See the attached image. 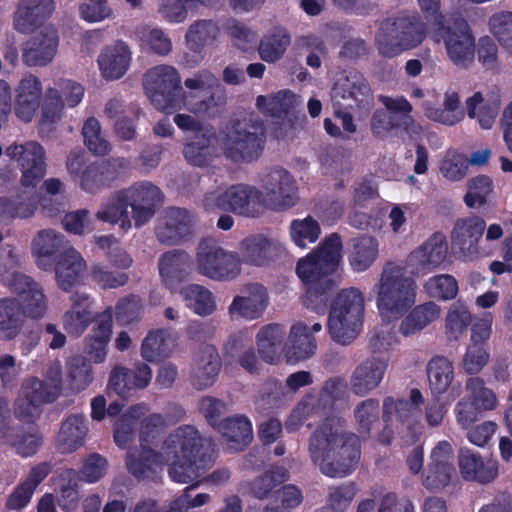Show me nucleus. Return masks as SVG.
<instances>
[{
    "mask_svg": "<svg viewBox=\"0 0 512 512\" xmlns=\"http://www.w3.org/2000/svg\"><path fill=\"white\" fill-rule=\"evenodd\" d=\"M257 108L265 115L272 118L291 121L295 117L297 109L301 106L298 97L287 90L256 99Z\"/></svg>",
    "mask_w": 512,
    "mask_h": 512,
    "instance_id": "32",
    "label": "nucleus"
},
{
    "mask_svg": "<svg viewBox=\"0 0 512 512\" xmlns=\"http://www.w3.org/2000/svg\"><path fill=\"white\" fill-rule=\"evenodd\" d=\"M342 240L336 233L327 237L320 246L305 257L299 259L296 273L306 284L320 283L335 286L336 282L330 277L342 261Z\"/></svg>",
    "mask_w": 512,
    "mask_h": 512,
    "instance_id": "10",
    "label": "nucleus"
},
{
    "mask_svg": "<svg viewBox=\"0 0 512 512\" xmlns=\"http://www.w3.org/2000/svg\"><path fill=\"white\" fill-rule=\"evenodd\" d=\"M181 78L176 69L168 65L153 67L145 74L144 88L153 106L168 112L177 108L182 101L196 115L213 118L221 111L222 102H216L213 97L208 101L192 103L189 96L180 99Z\"/></svg>",
    "mask_w": 512,
    "mask_h": 512,
    "instance_id": "7",
    "label": "nucleus"
},
{
    "mask_svg": "<svg viewBox=\"0 0 512 512\" xmlns=\"http://www.w3.org/2000/svg\"><path fill=\"white\" fill-rule=\"evenodd\" d=\"M166 425L160 414H151L141 421L140 445L127 452L126 467L137 479H148L167 465L171 480L181 484L193 483L214 463L211 445L194 426L181 425L167 435L160 450L156 451L150 444Z\"/></svg>",
    "mask_w": 512,
    "mask_h": 512,
    "instance_id": "1",
    "label": "nucleus"
},
{
    "mask_svg": "<svg viewBox=\"0 0 512 512\" xmlns=\"http://www.w3.org/2000/svg\"><path fill=\"white\" fill-rule=\"evenodd\" d=\"M108 462L106 458L97 453H92L85 458L79 471V479L92 484L101 480L107 473Z\"/></svg>",
    "mask_w": 512,
    "mask_h": 512,
    "instance_id": "64",
    "label": "nucleus"
},
{
    "mask_svg": "<svg viewBox=\"0 0 512 512\" xmlns=\"http://www.w3.org/2000/svg\"><path fill=\"white\" fill-rule=\"evenodd\" d=\"M439 170L448 181H460L467 174L468 159L456 150H448L440 161Z\"/></svg>",
    "mask_w": 512,
    "mask_h": 512,
    "instance_id": "60",
    "label": "nucleus"
},
{
    "mask_svg": "<svg viewBox=\"0 0 512 512\" xmlns=\"http://www.w3.org/2000/svg\"><path fill=\"white\" fill-rule=\"evenodd\" d=\"M441 307L433 301L415 306L410 313L402 319L399 330L405 337L415 335L424 328L440 319Z\"/></svg>",
    "mask_w": 512,
    "mask_h": 512,
    "instance_id": "39",
    "label": "nucleus"
},
{
    "mask_svg": "<svg viewBox=\"0 0 512 512\" xmlns=\"http://www.w3.org/2000/svg\"><path fill=\"white\" fill-rule=\"evenodd\" d=\"M284 335L283 327L278 324H269L259 330L256 343L258 352L265 362L273 364L279 360Z\"/></svg>",
    "mask_w": 512,
    "mask_h": 512,
    "instance_id": "49",
    "label": "nucleus"
},
{
    "mask_svg": "<svg viewBox=\"0 0 512 512\" xmlns=\"http://www.w3.org/2000/svg\"><path fill=\"white\" fill-rule=\"evenodd\" d=\"M192 217L181 208H169L156 228L158 239L163 243H177L192 232Z\"/></svg>",
    "mask_w": 512,
    "mask_h": 512,
    "instance_id": "29",
    "label": "nucleus"
},
{
    "mask_svg": "<svg viewBox=\"0 0 512 512\" xmlns=\"http://www.w3.org/2000/svg\"><path fill=\"white\" fill-rule=\"evenodd\" d=\"M269 304V294L262 284L249 283L234 296L228 306L231 318H242L248 321L259 319Z\"/></svg>",
    "mask_w": 512,
    "mask_h": 512,
    "instance_id": "19",
    "label": "nucleus"
},
{
    "mask_svg": "<svg viewBox=\"0 0 512 512\" xmlns=\"http://www.w3.org/2000/svg\"><path fill=\"white\" fill-rule=\"evenodd\" d=\"M41 93V84L39 80L32 76L26 75L22 78L16 95V115L28 121L31 119Z\"/></svg>",
    "mask_w": 512,
    "mask_h": 512,
    "instance_id": "47",
    "label": "nucleus"
},
{
    "mask_svg": "<svg viewBox=\"0 0 512 512\" xmlns=\"http://www.w3.org/2000/svg\"><path fill=\"white\" fill-rule=\"evenodd\" d=\"M147 412L143 404L132 406L116 422L114 440L118 447L127 448L133 441L137 420Z\"/></svg>",
    "mask_w": 512,
    "mask_h": 512,
    "instance_id": "55",
    "label": "nucleus"
},
{
    "mask_svg": "<svg viewBox=\"0 0 512 512\" xmlns=\"http://www.w3.org/2000/svg\"><path fill=\"white\" fill-rule=\"evenodd\" d=\"M179 293L185 301L187 308L191 309L196 315L209 316L217 309L213 293L202 285H187L181 288Z\"/></svg>",
    "mask_w": 512,
    "mask_h": 512,
    "instance_id": "50",
    "label": "nucleus"
},
{
    "mask_svg": "<svg viewBox=\"0 0 512 512\" xmlns=\"http://www.w3.org/2000/svg\"><path fill=\"white\" fill-rule=\"evenodd\" d=\"M128 202L123 190H120L108 198L98 209V220L110 224H119L124 231L132 227V216L128 212Z\"/></svg>",
    "mask_w": 512,
    "mask_h": 512,
    "instance_id": "44",
    "label": "nucleus"
},
{
    "mask_svg": "<svg viewBox=\"0 0 512 512\" xmlns=\"http://www.w3.org/2000/svg\"><path fill=\"white\" fill-rule=\"evenodd\" d=\"M500 103L481 91L474 92L464 103V115L476 119L482 127H490L498 115Z\"/></svg>",
    "mask_w": 512,
    "mask_h": 512,
    "instance_id": "43",
    "label": "nucleus"
},
{
    "mask_svg": "<svg viewBox=\"0 0 512 512\" xmlns=\"http://www.w3.org/2000/svg\"><path fill=\"white\" fill-rule=\"evenodd\" d=\"M379 242L372 236H362L353 240L352 250L349 254V263L354 271L367 270L377 259Z\"/></svg>",
    "mask_w": 512,
    "mask_h": 512,
    "instance_id": "51",
    "label": "nucleus"
},
{
    "mask_svg": "<svg viewBox=\"0 0 512 512\" xmlns=\"http://www.w3.org/2000/svg\"><path fill=\"white\" fill-rule=\"evenodd\" d=\"M218 35L219 29L216 24L208 20H199L189 27L185 38L189 48L198 51L216 40Z\"/></svg>",
    "mask_w": 512,
    "mask_h": 512,
    "instance_id": "57",
    "label": "nucleus"
},
{
    "mask_svg": "<svg viewBox=\"0 0 512 512\" xmlns=\"http://www.w3.org/2000/svg\"><path fill=\"white\" fill-rule=\"evenodd\" d=\"M24 325V317L21 312L18 299L14 296L0 298V337L11 341L17 338Z\"/></svg>",
    "mask_w": 512,
    "mask_h": 512,
    "instance_id": "40",
    "label": "nucleus"
},
{
    "mask_svg": "<svg viewBox=\"0 0 512 512\" xmlns=\"http://www.w3.org/2000/svg\"><path fill=\"white\" fill-rule=\"evenodd\" d=\"M53 0H22L14 18L15 28L23 33L30 32L41 20L54 11Z\"/></svg>",
    "mask_w": 512,
    "mask_h": 512,
    "instance_id": "37",
    "label": "nucleus"
},
{
    "mask_svg": "<svg viewBox=\"0 0 512 512\" xmlns=\"http://www.w3.org/2000/svg\"><path fill=\"white\" fill-rule=\"evenodd\" d=\"M131 51L122 41L107 45L98 56L101 75L107 80H116L124 76L131 62Z\"/></svg>",
    "mask_w": 512,
    "mask_h": 512,
    "instance_id": "28",
    "label": "nucleus"
},
{
    "mask_svg": "<svg viewBox=\"0 0 512 512\" xmlns=\"http://www.w3.org/2000/svg\"><path fill=\"white\" fill-rule=\"evenodd\" d=\"M66 380L63 385L62 365L55 360L48 366L43 381L37 378L27 380L22 387L23 398L18 399L16 414L22 420L39 415V406L55 401L63 391L77 394L84 391L93 381V369L81 355L67 359Z\"/></svg>",
    "mask_w": 512,
    "mask_h": 512,
    "instance_id": "2",
    "label": "nucleus"
},
{
    "mask_svg": "<svg viewBox=\"0 0 512 512\" xmlns=\"http://www.w3.org/2000/svg\"><path fill=\"white\" fill-rule=\"evenodd\" d=\"M452 460L451 444L447 441H440L431 451L430 463L423 479L424 486L428 489L445 487L456 476Z\"/></svg>",
    "mask_w": 512,
    "mask_h": 512,
    "instance_id": "21",
    "label": "nucleus"
},
{
    "mask_svg": "<svg viewBox=\"0 0 512 512\" xmlns=\"http://www.w3.org/2000/svg\"><path fill=\"white\" fill-rule=\"evenodd\" d=\"M471 321L468 308L461 302H455L446 317V329L449 336L458 339Z\"/></svg>",
    "mask_w": 512,
    "mask_h": 512,
    "instance_id": "63",
    "label": "nucleus"
},
{
    "mask_svg": "<svg viewBox=\"0 0 512 512\" xmlns=\"http://www.w3.org/2000/svg\"><path fill=\"white\" fill-rule=\"evenodd\" d=\"M418 5L424 14L431 38L439 43V31L444 28V24L448 21L440 12V0H417Z\"/></svg>",
    "mask_w": 512,
    "mask_h": 512,
    "instance_id": "62",
    "label": "nucleus"
},
{
    "mask_svg": "<svg viewBox=\"0 0 512 512\" xmlns=\"http://www.w3.org/2000/svg\"><path fill=\"white\" fill-rule=\"evenodd\" d=\"M429 388L435 397L448 392L454 380V368L445 357L437 356L427 364Z\"/></svg>",
    "mask_w": 512,
    "mask_h": 512,
    "instance_id": "48",
    "label": "nucleus"
},
{
    "mask_svg": "<svg viewBox=\"0 0 512 512\" xmlns=\"http://www.w3.org/2000/svg\"><path fill=\"white\" fill-rule=\"evenodd\" d=\"M71 301V308L63 316V326L69 334L79 336L92 319V301L88 295L78 292L71 296Z\"/></svg>",
    "mask_w": 512,
    "mask_h": 512,
    "instance_id": "38",
    "label": "nucleus"
},
{
    "mask_svg": "<svg viewBox=\"0 0 512 512\" xmlns=\"http://www.w3.org/2000/svg\"><path fill=\"white\" fill-rule=\"evenodd\" d=\"M67 169L80 187L89 193H96L105 185L106 165L87 164L82 152H72L67 160Z\"/></svg>",
    "mask_w": 512,
    "mask_h": 512,
    "instance_id": "24",
    "label": "nucleus"
},
{
    "mask_svg": "<svg viewBox=\"0 0 512 512\" xmlns=\"http://www.w3.org/2000/svg\"><path fill=\"white\" fill-rule=\"evenodd\" d=\"M342 383L339 380H330L324 385L319 397L312 394L306 395L301 402L291 412L286 421V429L289 432L297 431L304 420L316 412L319 408H326L339 397L342 393Z\"/></svg>",
    "mask_w": 512,
    "mask_h": 512,
    "instance_id": "20",
    "label": "nucleus"
},
{
    "mask_svg": "<svg viewBox=\"0 0 512 512\" xmlns=\"http://www.w3.org/2000/svg\"><path fill=\"white\" fill-rule=\"evenodd\" d=\"M468 191L464 197L465 204L474 208L486 203L488 197L493 192V182L485 175H479L469 180Z\"/></svg>",
    "mask_w": 512,
    "mask_h": 512,
    "instance_id": "61",
    "label": "nucleus"
},
{
    "mask_svg": "<svg viewBox=\"0 0 512 512\" xmlns=\"http://www.w3.org/2000/svg\"><path fill=\"white\" fill-rule=\"evenodd\" d=\"M459 468L466 480L489 483L498 475V463L493 458H483L478 453L463 449L459 453Z\"/></svg>",
    "mask_w": 512,
    "mask_h": 512,
    "instance_id": "30",
    "label": "nucleus"
},
{
    "mask_svg": "<svg viewBox=\"0 0 512 512\" xmlns=\"http://www.w3.org/2000/svg\"><path fill=\"white\" fill-rule=\"evenodd\" d=\"M425 35V28L416 16L400 13L380 24L375 41L380 54L394 57L420 45Z\"/></svg>",
    "mask_w": 512,
    "mask_h": 512,
    "instance_id": "9",
    "label": "nucleus"
},
{
    "mask_svg": "<svg viewBox=\"0 0 512 512\" xmlns=\"http://www.w3.org/2000/svg\"><path fill=\"white\" fill-rule=\"evenodd\" d=\"M111 332L112 319L108 315L97 324L92 334L86 339L84 350L93 363L100 364L105 361Z\"/></svg>",
    "mask_w": 512,
    "mask_h": 512,
    "instance_id": "52",
    "label": "nucleus"
},
{
    "mask_svg": "<svg viewBox=\"0 0 512 512\" xmlns=\"http://www.w3.org/2000/svg\"><path fill=\"white\" fill-rule=\"evenodd\" d=\"M3 286L18 299L23 317L41 319L47 312V297L31 277L13 272L2 279Z\"/></svg>",
    "mask_w": 512,
    "mask_h": 512,
    "instance_id": "14",
    "label": "nucleus"
},
{
    "mask_svg": "<svg viewBox=\"0 0 512 512\" xmlns=\"http://www.w3.org/2000/svg\"><path fill=\"white\" fill-rule=\"evenodd\" d=\"M291 44V36L284 27H274L263 35L258 52L260 58L267 63H275L283 58Z\"/></svg>",
    "mask_w": 512,
    "mask_h": 512,
    "instance_id": "45",
    "label": "nucleus"
},
{
    "mask_svg": "<svg viewBox=\"0 0 512 512\" xmlns=\"http://www.w3.org/2000/svg\"><path fill=\"white\" fill-rule=\"evenodd\" d=\"M286 254L284 245L274 238L263 234L250 235L244 238L238 247L240 265L242 263L263 267L268 266Z\"/></svg>",
    "mask_w": 512,
    "mask_h": 512,
    "instance_id": "17",
    "label": "nucleus"
},
{
    "mask_svg": "<svg viewBox=\"0 0 512 512\" xmlns=\"http://www.w3.org/2000/svg\"><path fill=\"white\" fill-rule=\"evenodd\" d=\"M201 206L209 212L226 210L247 217L258 216L265 209L259 189L244 183L213 188L204 195Z\"/></svg>",
    "mask_w": 512,
    "mask_h": 512,
    "instance_id": "11",
    "label": "nucleus"
},
{
    "mask_svg": "<svg viewBox=\"0 0 512 512\" xmlns=\"http://www.w3.org/2000/svg\"><path fill=\"white\" fill-rule=\"evenodd\" d=\"M381 319L394 322L406 314L416 302L417 284L406 268L395 262L386 263L372 288Z\"/></svg>",
    "mask_w": 512,
    "mask_h": 512,
    "instance_id": "6",
    "label": "nucleus"
},
{
    "mask_svg": "<svg viewBox=\"0 0 512 512\" xmlns=\"http://www.w3.org/2000/svg\"><path fill=\"white\" fill-rule=\"evenodd\" d=\"M88 433V423L83 415L73 414L62 423L56 443L62 453H71L80 448Z\"/></svg>",
    "mask_w": 512,
    "mask_h": 512,
    "instance_id": "36",
    "label": "nucleus"
},
{
    "mask_svg": "<svg viewBox=\"0 0 512 512\" xmlns=\"http://www.w3.org/2000/svg\"><path fill=\"white\" fill-rule=\"evenodd\" d=\"M6 155L20 163L22 177L21 185L26 188L14 199H0V215L11 218H28L36 210L37 198L34 188L45 174L44 150L35 143L11 145L6 149Z\"/></svg>",
    "mask_w": 512,
    "mask_h": 512,
    "instance_id": "5",
    "label": "nucleus"
},
{
    "mask_svg": "<svg viewBox=\"0 0 512 512\" xmlns=\"http://www.w3.org/2000/svg\"><path fill=\"white\" fill-rule=\"evenodd\" d=\"M315 350L316 342L308 325L302 321L292 325L285 353L287 362L295 364L303 361L311 357Z\"/></svg>",
    "mask_w": 512,
    "mask_h": 512,
    "instance_id": "34",
    "label": "nucleus"
},
{
    "mask_svg": "<svg viewBox=\"0 0 512 512\" xmlns=\"http://www.w3.org/2000/svg\"><path fill=\"white\" fill-rule=\"evenodd\" d=\"M64 237L54 230L40 231L32 242L33 254L37 257V264L42 269L50 266L49 259L55 251L62 247Z\"/></svg>",
    "mask_w": 512,
    "mask_h": 512,
    "instance_id": "53",
    "label": "nucleus"
},
{
    "mask_svg": "<svg viewBox=\"0 0 512 512\" xmlns=\"http://www.w3.org/2000/svg\"><path fill=\"white\" fill-rule=\"evenodd\" d=\"M423 289L432 298L450 300L458 293V283L451 275H435L424 282Z\"/></svg>",
    "mask_w": 512,
    "mask_h": 512,
    "instance_id": "59",
    "label": "nucleus"
},
{
    "mask_svg": "<svg viewBox=\"0 0 512 512\" xmlns=\"http://www.w3.org/2000/svg\"><path fill=\"white\" fill-rule=\"evenodd\" d=\"M365 298L363 293L354 287L343 289L332 301L328 331L337 343H352L361 333L364 323Z\"/></svg>",
    "mask_w": 512,
    "mask_h": 512,
    "instance_id": "8",
    "label": "nucleus"
},
{
    "mask_svg": "<svg viewBox=\"0 0 512 512\" xmlns=\"http://www.w3.org/2000/svg\"><path fill=\"white\" fill-rule=\"evenodd\" d=\"M58 47V35L54 28H45L27 42L23 57L28 65L43 66L51 62Z\"/></svg>",
    "mask_w": 512,
    "mask_h": 512,
    "instance_id": "31",
    "label": "nucleus"
},
{
    "mask_svg": "<svg viewBox=\"0 0 512 512\" xmlns=\"http://www.w3.org/2000/svg\"><path fill=\"white\" fill-rule=\"evenodd\" d=\"M196 270L217 281H230L240 274V260L213 239H203L196 251Z\"/></svg>",
    "mask_w": 512,
    "mask_h": 512,
    "instance_id": "13",
    "label": "nucleus"
},
{
    "mask_svg": "<svg viewBox=\"0 0 512 512\" xmlns=\"http://www.w3.org/2000/svg\"><path fill=\"white\" fill-rule=\"evenodd\" d=\"M211 130H186L184 156L193 165L207 164L220 151L232 162L258 158L266 141L264 130H219L212 143Z\"/></svg>",
    "mask_w": 512,
    "mask_h": 512,
    "instance_id": "4",
    "label": "nucleus"
},
{
    "mask_svg": "<svg viewBox=\"0 0 512 512\" xmlns=\"http://www.w3.org/2000/svg\"><path fill=\"white\" fill-rule=\"evenodd\" d=\"M123 191L137 227L147 223L162 203L161 190L149 181L136 182Z\"/></svg>",
    "mask_w": 512,
    "mask_h": 512,
    "instance_id": "18",
    "label": "nucleus"
},
{
    "mask_svg": "<svg viewBox=\"0 0 512 512\" xmlns=\"http://www.w3.org/2000/svg\"><path fill=\"white\" fill-rule=\"evenodd\" d=\"M370 96V88L362 74L351 71L337 78L332 91V100L338 104L347 101L351 103H362Z\"/></svg>",
    "mask_w": 512,
    "mask_h": 512,
    "instance_id": "33",
    "label": "nucleus"
},
{
    "mask_svg": "<svg viewBox=\"0 0 512 512\" xmlns=\"http://www.w3.org/2000/svg\"><path fill=\"white\" fill-rule=\"evenodd\" d=\"M217 430L225 438L228 449L241 451L253 439V430L250 420L242 415L233 416L221 421Z\"/></svg>",
    "mask_w": 512,
    "mask_h": 512,
    "instance_id": "35",
    "label": "nucleus"
},
{
    "mask_svg": "<svg viewBox=\"0 0 512 512\" xmlns=\"http://www.w3.org/2000/svg\"><path fill=\"white\" fill-rule=\"evenodd\" d=\"M260 193L265 208L283 211L299 201V187L294 175L287 169L275 166L259 175Z\"/></svg>",
    "mask_w": 512,
    "mask_h": 512,
    "instance_id": "12",
    "label": "nucleus"
},
{
    "mask_svg": "<svg viewBox=\"0 0 512 512\" xmlns=\"http://www.w3.org/2000/svg\"><path fill=\"white\" fill-rule=\"evenodd\" d=\"M175 345L176 340L169 331L164 329L152 330L142 342L141 355L145 360L155 362L168 357L174 350Z\"/></svg>",
    "mask_w": 512,
    "mask_h": 512,
    "instance_id": "46",
    "label": "nucleus"
},
{
    "mask_svg": "<svg viewBox=\"0 0 512 512\" xmlns=\"http://www.w3.org/2000/svg\"><path fill=\"white\" fill-rule=\"evenodd\" d=\"M86 271V262L74 248H68L59 254L55 264V279L58 287L70 291L81 283Z\"/></svg>",
    "mask_w": 512,
    "mask_h": 512,
    "instance_id": "27",
    "label": "nucleus"
},
{
    "mask_svg": "<svg viewBox=\"0 0 512 512\" xmlns=\"http://www.w3.org/2000/svg\"><path fill=\"white\" fill-rule=\"evenodd\" d=\"M387 361L379 357H369L362 361L354 370L350 385L358 396H365L376 389L387 370Z\"/></svg>",
    "mask_w": 512,
    "mask_h": 512,
    "instance_id": "25",
    "label": "nucleus"
},
{
    "mask_svg": "<svg viewBox=\"0 0 512 512\" xmlns=\"http://www.w3.org/2000/svg\"><path fill=\"white\" fill-rule=\"evenodd\" d=\"M221 368L220 356L212 345L202 346L193 357L192 384L197 389H205L215 382Z\"/></svg>",
    "mask_w": 512,
    "mask_h": 512,
    "instance_id": "26",
    "label": "nucleus"
},
{
    "mask_svg": "<svg viewBox=\"0 0 512 512\" xmlns=\"http://www.w3.org/2000/svg\"><path fill=\"white\" fill-rule=\"evenodd\" d=\"M486 222L479 216H468L456 220L450 233L452 248L464 261H473L488 253V248L481 247Z\"/></svg>",
    "mask_w": 512,
    "mask_h": 512,
    "instance_id": "15",
    "label": "nucleus"
},
{
    "mask_svg": "<svg viewBox=\"0 0 512 512\" xmlns=\"http://www.w3.org/2000/svg\"><path fill=\"white\" fill-rule=\"evenodd\" d=\"M448 242L443 233L436 232L412 251L407 259L408 266L419 274L423 270L438 268L447 258Z\"/></svg>",
    "mask_w": 512,
    "mask_h": 512,
    "instance_id": "22",
    "label": "nucleus"
},
{
    "mask_svg": "<svg viewBox=\"0 0 512 512\" xmlns=\"http://www.w3.org/2000/svg\"><path fill=\"white\" fill-rule=\"evenodd\" d=\"M460 97L455 91H447L444 94L443 109L430 106L425 107L428 118L444 125L453 126L464 118V111L459 107Z\"/></svg>",
    "mask_w": 512,
    "mask_h": 512,
    "instance_id": "54",
    "label": "nucleus"
},
{
    "mask_svg": "<svg viewBox=\"0 0 512 512\" xmlns=\"http://www.w3.org/2000/svg\"><path fill=\"white\" fill-rule=\"evenodd\" d=\"M450 60L457 66L467 67L474 61L475 39L464 20H456L452 25L449 21L440 31Z\"/></svg>",
    "mask_w": 512,
    "mask_h": 512,
    "instance_id": "16",
    "label": "nucleus"
},
{
    "mask_svg": "<svg viewBox=\"0 0 512 512\" xmlns=\"http://www.w3.org/2000/svg\"><path fill=\"white\" fill-rule=\"evenodd\" d=\"M466 394L482 413L494 410L498 405L496 394L480 378H469L465 385Z\"/></svg>",
    "mask_w": 512,
    "mask_h": 512,
    "instance_id": "58",
    "label": "nucleus"
},
{
    "mask_svg": "<svg viewBox=\"0 0 512 512\" xmlns=\"http://www.w3.org/2000/svg\"><path fill=\"white\" fill-rule=\"evenodd\" d=\"M0 443L11 445L16 453L22 457L34 455L42 444V437L37 429L23 434H16L8 427L0 415Z\"/></svg>",
    "mask_w": 512,
    "mask_h": 512,
    "instance_id": "42",
    "label": "nucleus"
},
{
    "mask_svg": "<svg viewBox=\"0 0 512 512\" xmlns=\"http://www.w3.org/2000/svg\"><path fill=\"white\" fill-rule=\"evenodd\" d=\"M190 265V256L184 251H171L159 259V273L164 284L171 290L183 281Z\"/></svg>",
    "mask_w": 512,
    "mask_h": 512,
    "instance_id": "41",
    "label": "nucleus"
},
{
    "mask_svg": "<svg viewBox=\"0 0 512 512\" xmlns=\"http://www.w3.org/2000/svg\"><path fill=\"white\" fill-rule=\"evenodd\" d=\"M309 456L328 477L351 474L360 459L358 436L345 431V422L337 416L325 419L311 435Z\"/></svg>",
    "mask_w": 512,
    "mask_h": 512,
    "instance_id": "3",
    "label": "nucleus"
},
{
    "mask_svg": "<svg viewBox=\"0 0 512 512\" xmlns=\"http://www.w3.org/2000/svg\"><path fill=\"white\" fill-rule=\"evenodd\" d=\"M292 242L300 248H306L315 243L321 235V227L317 220L311 216L294 219L289 226Z\"/></svg>",
    "mask_w": 512,
    "mask_h": 512,
    "instance_id": "56",
    "label": "nucleus"
},
{
    "mask_svg": "<svg viewBox=\"0 0 512 512\" xmlns=\"http://www.w3.org/2000/svg\"><path fill=\"white\" fill-rule=\"evenodd\" d=\"M423 396L418 389H412L410 400L387 398L383 404V417L386 422H400L407 428H412L420 422Z\"/></svg>",
    "mask_w": 512,
    "mask_h": 512,
    "instance_id": "23",
    "label": "nucleus"
}]
</instances>
